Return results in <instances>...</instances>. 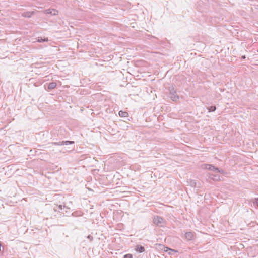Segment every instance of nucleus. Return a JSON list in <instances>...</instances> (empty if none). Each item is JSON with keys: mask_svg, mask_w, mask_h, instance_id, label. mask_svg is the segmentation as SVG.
<instances>
[{"mask_svg": "<svg viewBox=\"0 0 258 258\" xmlns=\"http://www.w3.org/2000/svg\"><path fill=\"white\" fill-rule=\"evenodd\" d=\"M217 172H215V173H216ZM219 173H224V171L223 170H220V172Z\"/></svg>", "mask_w": 258, "mask_h": 258, "instance_id": "aec40b11", "label": "nucleus"}, {"mask_svg": "<svg viewBox=\"0 0 258 258\" xmlns=\"http://www.w3.org/2000/svg\"><path fill=\"white\" fill-rule=\"evenodd\" d=\"M209 178L211 180H214V181H219L220 180V177L218 174H210Z\"/></svg>", "mask_w": 258, "mask_h": 258, "instance_id": "0eeeda50", "label": "nucleus"}, {"mask_svg": "<svg viewBox=\"0 0 258 258\" xmlns=\"http://www.w3.org/2000/svg\"><path fill=\"white\" fill-rule=\"evenodd\" d=\"M153 222L157 226L162 227V224L164 223L165 220L162 217L157 216L154 218Z\"/></svg>", "mask_w": 258, "mask_h": 258, "instance_id": "f03ea898", "label": "nucleus"}, {"mask_svg": "<svg viewBox=\"0 0 258 258\" xmlns=\"http://www.w3.org/2000/svg\"><path fill=\"white\" fill-rule=\"evenodd\" d=\"M88 238L89 239H90L91 240H92V239H93V237H92L91 236H90V235H89V236H88Z\"/></svg>", "mask_w": 258, "mask_h": 258, "instance_id": "a211bd4d", "label": "nucleus"}, {"mask_svg": "<svg viewBox=\"0 0 258 258\" xmlns=\"http://www.w3.org/2000/svg\"><path fill=\"white\" fill-rule=\"evenodd\" d=\"M119 116L121 117H126L128 116V113L125 111H120L118 113Z\"/></svg>", "mask_w": 258, "mask_h": 258, "instance_id": "9b49d317", "label": "nucleus"}, {"mask_svg": "<svg viewBox=\"0 0 258 258\" xmlns=\"http://www.w3.org/2000/svg\"><path fill=\"white\" fill-rule=\"evenodd\" d=\"M160 246L164 247V248L168 249L167 247H165L163 245H160Z\"/></svg>", "mask_w": 258, "mask_h": 258, "instance_id": "6ab92c4d", "label": "nucleus"}, {"mask_svg": "<svg viewBox=\"0 0 258 258\" xmlns=\"http://www.w3.org/2000/svg\"><path fill=\"white\" fill-rule=\"evenodd\" d=\"M245 58H246L245 55H243V56H242V59H245Z\"/></svg>", "mask_w": 258, "mask_h": 258, "instance_id": "412c9836", "label": "nucleus"}, {"mask_svg": "<svg viewBox=\"0 0 258 258\" xmlns=\"http://www.w3.org/2000/svg\"><path fill=\"white\" fill-rule=\"evenodd\" d=\"M133 256L131 254H126L124 255L123 258H132Z\"/></svg>", "mask_w": 258, "mask_h": 258, "instance_id": "4468645a", "label": "nucleus"}, {"mask_svg": "<svg viewBox=\"0 0 258 258\" xmlns=\"http://www.w3.org/2000/svg\"><path fill=\"white\" fill-rule=\"evenodd\" d=\"M45 13L46 14H51L52 15H56L58 14V12L57 10H56L55 9H47L45 11Z\"/></svg>", "mask_w": 258, "mask_h": 258, "instance_id": "423d86ee", "label": "nucleus"}, {"mask_svg": "<svg viewBox=\"0 0 258 258\" xmlns=\"http://www.w3.org/2000/svg\"><path fill=\"white\" fill-rule=\"evenodd\" d=\"M169 249V250L173 251V250H172V249Z\"/></svg>", "mask_w": 258, "mask_h": 258, "instance_id": "4be33fe9", "label": "nucleus"}, {"mask_svg": "<svg viewBox=\"0 0 258 258\" xmlns=\"http://www.w3.org/2000/svg\"><path fill=\"white\" fill-rule=\"evenodd\" d=\"M169 97L171 98V99L175 102L179 100V97L177 94L174 88L173 87H170L169 88Z\"/></svg>", "mask_w": 258, "mask_h": 258, "instance_id": "f257e3e1", "label": "nucleus"}, {"mask_svg": "<svg viewBox=\"0 0 258 258\" xmlns=\"http://www.w3.org/2000/svg\"><path fill=\"white\" fill-rule=\"evenodd\" d=\"M191 185L192 187H196L197 186V183L195 181H191Z\"/></svg>", "mask_w": 258, "mask_h": 258, "instance_id": "dca6fc26", "label": "nucleus"}, {"mask_svg": "<svg viewBox=\"0 0 258 258\" xmlns=\"http://www.w3.org/2000/svg\"><path fill=\"white\" fill-rule=\"evenodd\" d=\"M253 202L254 205L258 207V198H255Z\"/></svg>", "mask_w": 258, "mask_h": 258, "instance_id": "2eb2a0df", "label": "nucleus"}, {"mask_svg": "<svg viewBox=\"0 0 258 258\" xmlns=\"http://www.w3.org/2000/svg\"><path fill=\"white\" fill-rule=\"evenodd\" d=\"M208 109L209 112H213L216 110V107L215 106H212L208 107Z\"/></svg>", "mask_w": 258, "mask_h": 258, "instance_id": "ddd939ff", "label": "nucleus"}, {"mask_svg": "<svg viewBox=\"0 0 258 258\" xmlns=\"http://www.w3.org/2000/svg\"><path fill=\"white\" fill-rule=\"evenodd\" d=\"M51 144L53 145H58V146L68 145L74 144V142L66 141H61V142H52Z\"/></svg>", "mask_w": 258, "mask_h": 258, "instance_id": "20e7f679", "label": "nucleus"}, {"mask_svg": "<svg viewBox=\"0 0 258 258\" xmlns=\"http://www.w3.org/2000/svg\"><path fill=\"white\" fill-rule=\"evenodd\" d=\"M57 86V84L55 82H51L48 84V88L50 90L54 89Z\"/></svg>", "mask_w": 258, "mask_h": 258, "instance_id": "9d476101", "label": "nucleus"}, {"mask_svg": "<svg viewBox=\"0 0 258 258\" xmlns=\"http://www.w3.org/2000/svg\"><path fill=\"white\" fill-rule=\"evenodd\" d=\"M35 13L34 11L32 12H25L22 13V16L23 17L30 18L32 15Z\"/></svg>", "mask_w": 258, "mask_h": 258, "instance_id": "6e6552de", "label": "nucleus"}, {"mask_svg": "<svg viewBox=\"0 0 258 258\" xmlns=\"http://www.w3.org/2000/svg\"><path fill=\"white\" fill-rule=\"evenodd\" d=\"M58 210H62V205H59L58 206Z\"/></svg>", "mask_w": 258, "mask_h": 258, "instance_id": "f3484780", "label": "nucleus"}, {"mask_svg": "<svg viewBox=\"0 0 258 258\" xmlns=\"http://www.w3.org/2000/svg\"><path fill=\"white\" fill-rule=\"evenodd\" d=\"M48 41V38H42L41 37H38L37 42L41 43L43 42H47Z\"/></svg>", "mask_w": 258, "mask_h": 258, "instance_id": "f8f14e48", "label": "nucleus"}, {"mask_svg": "<svg viewBox=\"0 0 258 258\" xmlns=\"http://www.w3.org/2000/svg\"><path fill=\"white\" fill-rule=\"evenodd\" d=\"M185 238L188 240H192L194 238V234L192 232H187L185 234Z\"/></svg>", "mask_w": 258, "mask_h": 258, "instance_id": "39448f33", "label": "nucleus"}, {"mask_svg": "<svg viewBox=\"0 0 258 258\" xmlns=\"http://www.w3.org/2000/svg\"><path fill=\"white\" fill-rule=\"evenodd\" d=\"M135 249L140 253L143 252L145 251V248L141 245H137L135 246Z\"/></svg>", "mask_w": 258, "mask_h": 258, "instance_id": "1a4fd4ad", "label": "nucleus"}, {"mask_svg": "<svg viewBox=\"0 0 258 258\" xmlns=\"http://www.w3.org/2000/svg\"><path fill=\"white\" fill-rule=\"evenodd\" d=\"M204 166L206 169L213 171L214 172H220V170L219 168L215 167L214 166H213L211 164H204Z\"/></svg>", "mask_w": 258, "mask_h": 258, "instance_id": "7ed1b4c3", "label": "nucleus"}]
</instances>
